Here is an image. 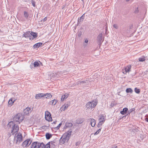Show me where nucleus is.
I'll list each match as a JSON object with an SVG mask.
<instances>
[{"label": "nucleus", "instance_id": "5701e85b", "mask_svg": "<svg viewBox=\"0 0 148 148\" xmlns=\"http://www.w3.org/2000/svg\"><path fill=\"white\" fill-rule=\"evenodd\" d=\"M72 125V124L71 123H66L65 124V128L71 127Z\"/></svg>", "mask_w": 148, "mask_h": 148}, {"label": "nucleus", "instance_id": "de8ad7c7", "mask_svg": "<svg viewBox=\"0 0 148 148\" xmlns=\"http://www.w3.org/2000/svg\"><path fill=\"white\" fill-rule=\"evenodd\" d=\"M83 2V1L84 0H81Z\"/></svg>", "mask_w": 148, "mask_h": 148}, {"label": "nucleus", "instance_id": "393cba45", "mask_svg": "<svg viewBox=\"0 0 148 148\" xmlns=\"http://www.w3.org/2000/svg\"><path fill=\"white\" fill-rule=\"evenodd\" d=\"M51 136L52 135L51 134H50L48 133L46 134V137L47 139H49Z\"/></svg>", "mask_w": 148, "mask_h": 148}, {"label": "nucleus", "instance_id": "20e7f679", "mask_svg": "<svg viewBox=\"0 0 148 148\" xmlns=\"http://www.w3.org/2000/svg\"><path fill=\"white\" fill-rule=\"evenodd\" d=\"M14 140L16 144H19L23 140L22 134L20 133L16 134L14 136Z\"/></svg>", "mask_w": 148, "mask_h": 148}, {"label": "nucleus", "instance_id": "4be33fe9", "mask_svg": "<svg viewBox=\"0 0 148 148\" xmlns=\"http://www.w3.org/2000/svg\"><path fill=\"white\" fill-rule=\"evenodd\" d=\"M14 101L15 100H14V101L12 100V98L10 99L8 102L9 105L10 106H11L14 103Z\"/></svg>", "mask_w": 148, "mask_h": 148}, {"label": "nucleus", "instance_id": "79ce46f5", "mask_svg": "<svg viewBox=\"0 0 148 148\" xmlns=\"http://www.w3.org/2000/svg\"><path fill=\"white\" fill-rule=\"evenodd\" d=\"M31 3H32V5L33 6L35 7V2L33 1H32Z\"/></svg>", "mask_w": 148, "mask_h": 148}, {"label": "nucleus", "instance_id": "f03ea898", "mask_svg": "<svg viewBox=\"0 0 148 148\" xmlns=\"http://www.w3.org/2000/svg\"><path fill=\"white\" fill-rule=\"evenodd\" d=\"M8 127L12 128L11 133L14 134L15 133L17 132L19 130L18 127L17 125L15 124V123L13 121H11L8 124Z\"/></svg>", "mask_w": 148, "mask_h": 148}, {"label": "nucleus", "instance_id": "9b49d317", "mask_svg": "<svg viewBox=\"0 0 148 148\" xmlns=\"http://www.w3.org/2000/svg\"><path fill=\"white\" fill-rule=\"evenodd\" d=\"M31 109L27 107L24 110V114L27 115L30 113L31 111L30 110Z\"/></svg>", "mask_w": 148, "mask_h": 148}, {"label": "nucleus", "instance_id": "f8f14e48", "mask_svg": "<svg viewBox=\"0 0 148 148\" xmlns=\"http://www.w3.org/2000/svg\"><path fill=\"white\" fill-rule=\"evenodd\" d=\"M69 106V105L68 104H65L60 108V110L61 111H64L67 109Z\"/></svg>", "mask_w": 148, "mask_h": 148}, {"label": "nucleus", "instance_id": "39448f33", "mask_svg": "<svg viewBox=\"0 0 148 148\" xmlns=\"http://www.w3.org/2000/svg\"><path fill=\"white\" fill-rule=\"evenodd\" d=\"M14 121L16 122V124H18L22 121L23 117L21 114H18L14 116Z\"/></svg>", "mask_w": 148, "mask_h": 148}, {"label": "nucleus", "instance_id": "f704fd0d", "mask_svg": "<svg viewBox=\"0 0 148 148\" xmlns=\"http://www.w3.org/2000/svg\"><path fill=\"white\" fill-rule=\"evenodd\" d=\"M138 60L140 62H143L145 61V59L144 58H140L138 59Z\"/></svg>", "mask_w": 148, "mask_h": 148}, {"label": "nucleus", "instance_id": "f3484780", "mask_svg": "<svg viewBox=\"0 0 148 148\" xmlns=\"http://www.w3.org/2000/svg\"><path fill=\"white\" fill-rule=\"evenodd\" d=\"M128 110V109L127 108H124L123 109V110L121 111L120 113L123 115H124L126 113Z\"/></svg>", "mask_w": 148, "mask_h": 148}, {"label": "nucleus", "instance_id": "e433bc0d", "mask_svg": "<svg viewBox=\"0 0 148 148\" xmlns=\"http://www.w3.org/2000/svg\"><path fill=\"white\" fill-rule=\"evenodd\" d=\"M113 27L114 28L116 29H117L118 28L119 26L118 25L116 24H114L113 25Z\"/></svg>", "mask_w": 148, "mask_h": 148}, {"label": "nucleus", "instance_id": "7c9ffc66", "mask_svg": "<svg viewBox=\"0 0 148 148\" xmlns=\"http://www.w3.org/2000/svg\"><path fill=\"white\" fill-rule=\"evenodd\" d=\"M84 19V16H83V15L81 16L80 18L78 20V22L80 23L82 21H83V19Z\"/></svg>", "mask_w": 148, "mask_h": 148}, {"label": "nucleus", "instance_id": "aec40b11", "mask_svg": "<svg viewBox=\"0 0 148 148\" xmlns=\"http://www.w3.org/2000/svg\"><path fill=\"white\" fill-rule=\"evenodd\" d=\"M68 97V94H65L64 95H63L61 98V101H63L64 100L66 99Z\"/></svg>", "mask_w": 148, "mask_h": 148}, {"label": "nucleus", "instance_id": "bb28decb", "mask_svg": "<svg viewBox=\"0 0 148 148\" xmlns=\"http://www.w3.org/2000/svg\"><path fill=\"white\" fill-rule=\"evenodd\" d=\"M59 76V75L58 74H57L56 73H53L52 75H51V78H53L54 77H58Z\"/></svg>", "mask_w": 148, "mask_h": 148}, {"label": "nucleus", "instance_id": "4468645a", "mask_svg": "<svg viewBox=\"0 0 148 148\" xmlns=\"http://www.w3.org/2000/svg\"><path fill=\"white\" fill-rule=\"evenodd\" d=\"M44 94L43 93H39L36 95L35 96V98L36 99H39L40 98L43 97Z\"/></svg>", "mask_w": 148, "mask_h": 148}, {"label": "nucleus", "instance_id": "72a5a7b5", "mask_svg": "<svg viewBox=\"0 0 148 148\" xmlns=\"http://www.w3.org/2000/svg\"><path fill=\"white\" fill-rule=\"evenodd\" d=\"M50 143H48L47 144L45 145V148H50Z\"/></svg>", "mask_w": 148, "mask_h": 148}, {"label": "nucleus", "instance_id": "dca6fc26", "mask_svg": "<svg viewBox=\"0 0 148 148\" xmlns=\"http://www.w3.org/2000/svg\"><path fill=\"white\" fill-rule=\"evenodd\" d=\"M57 102L58 101L57 100L53 99L50 101L49 103L50 105H51L52 106H54L56 105Z\"/></svg>", "mask_w": 148, "mask_h": 148}, {"label": "nucleus", "instance_id": "ea45409f", "mask_svg": "<svg viewBox=\"0 0 148 148\" xmlns=\"http://www.w3.org/2000/svg\"><path fill=\"white\" fill-rule=\"evenodd\" d=\"M47 20V18L46 17H45L44 19H42L41 20V22H45Z\"/></svg>", "mask_w": 148, "mask_h": 148}, {"label": "nucleus", "instance_id": "cd10ccee", "mask_svg": "<svg viewBox=\"0 0 148 148\" xmlns=\"http://www.w3.org/2000/svg\"><path fill=\"white\" fill-rule=\"evenodd\" d=\"M133 90H132L131 88H127L126 90V92L127 93H132L133 92Z\"/></svg>", "mask_w": 148, "mask_h": 148}, {"label": "nucleus", "instance_id": "c756f323", "mask_svg": "<svg viewBox=\"0 0 148 148\" xmlns=\"http://www.w3.org/2000/svg\"><path fill=\"white\" fill-rule=\"evenodd\" d=\"M39 148H45V145L43 143H39Z\"/></svg>", "mask_w": 148, "mask_h": 148}, {"label": "nucleus", "instance_id": "7ed1b4c3", "mask_svg": "<svg viewBox=\"0 0 148 148\" xmlns=\"http://www.w3.org/2000/svg\"><path fill=\"white\" fill-rule=\"evenodd\" d=\"M97 102L96 101H93L88 102L86 105V110L87 111H92V108H94L97 105Z\"/></svg>", "mask_w": 148, "mask_h": 148}, {"label": "nucleus", "instance_id": "423d86ee", "mask_svg": "<svg viewBox=\"0 0 148 148\" xmlns=\"http://www.w3.org/2000/svg\"><path fill=\"white\" fill-rule=\"evenodd\" d=\"M105 116L103 115H101L99 116V122L98 125V127H100L104 123L105 121Z\"/></svg>", "mask_w": 148, "mask_h": 148}, {"label": "nucleus", "instance_id": "a19ab883", "mask_svg": "<svg viewBox=\"0 0 148 148\" xmlns=\"http://www.w3.org/2000/svg\"><path fill=\"white\" fill-rule=\"evenodd\" d=\"M138 12V8H136L135 10L134 11V12L135 13H137Z\"/></svg>", "mask_w": 148, "mask_h": 148}, {"label": "nucleus", "instance_id": "a211bd4d", "mask_svg": "<svg viewBox=\"0 0 148 148\" xmlns=\"http://www.w3.org/2000/svg\"><path fill=\"white\" fill-rule=\"evenodd\" d=\"M30 31H28L24 34V36L25 38L29 37V36H30Z\"/></svg>", "mask_w": 148, "mask_h": 148}, {"label": "nucleus", "instance_id": "6ab92c4d", "mask_svg": "<svg viewBox=\"0 0 148 148\" xmlns=\"http://www.w3.org/2000/svg\"><path fill=\"white\" fill-rule=\"evenodd\" d=\"M42 43H38L35 44L34 46L33 47L34 49L37 48L39 47L40 46L42 45Z\"/></svg>", "mask_w": 148, "mask_h": 148}, {"label": "nucleus", "instance_id": "2f4dec72", "mask_svg": "<svg viewBox=\"0 0 148 148\" xmlns=\"http://www.w3.org/2000/svg\"><path fill=\"white\" fill-rule=\"evenodd\" d=\"M134 91L135 92L138 94L140 92V90L139 89L137 88H136L134 89Z\"/></svg>", "mask_w": 148, "mask_h": 148}, {"label": "nucleus", "instance_id": "2eb2a0df", "mask_svg": "<svg viewBox=\"0 0 148 148\" xmlns=\"http://www.w3.org/2000/svg\"><path fill=\"white\" fill-rule=\"evenodd\" d=\"M52 97V95L50 93L44 94L43 98H44L49 99Z\"/></svg>", "mask_w": 148, "mask_h": 148}, {"label": "nucleus", "instance_id": "b1692460", "mask_svg": "<svg viewBox=\"0 0 148 148\" xmlns=\"http://www.w3.org/2000/svg\"><path fill=\"white\" fill-rule=\"evenodd\" d=\"M40 63H41V62L39 61L38 62H35L34 63V67H37L40 64Z\"/></svg>", "mask_w": 148, "mask_h": 148}, {"label": "nucleus", "instance_id": "c03bdc74", "mask_svg": "<svg viewBox=\"0 0 148 148\" xmlns=\"http://www.w3.org/2000/svg\"><path fill=\"white\" fill-rule=\"evenodd\" d=\"M62 124L61 123H60L59 125H58V128H59L60 126H61V125Z\"/></svg>", "mask_w": 148, "mask_h": 148}, {"label": "nucleus", "instance_id": "c85d7f7f", "mask_svg": "<svg viewBox=\"0 0 148 148\" xmlns=\"http://www.w3.org/2000/svg\"><path fill=\"white\" fill-rule=\"evenodd\" d=\"M30 36L31 35L34 38H36L37 37V34L35 33H34L33 32H30Z\"/></svg>", "mask_w": 148, "mask_h": 148}, {"label": "nucleus", "instance_id": "49530a36", "mask_svg": "<svg viewBox=\"0 0 148 148\" xmlns=\"http://www.w3.org/2000/svg\"><path fill=\"white\" fill-rule=\"evenodd\" d=\"M1 32H1V30L0 29V33Z\"/></svg>", "mask_w": 148, "mask_h": 148}, {"label": "nucleus", "instance_id": "a18cd8bd", "mask_svg": "<svg viewBox=\"0 0 148 148\" xmlns=\"http://www.w3.org/2000/svg\"><path fill=\"white\" fill-rule=\"evenodd\" d=\"M130 0H126V1H130Z\"/></svg>", "mask_w": 148, "mask_h": 148}, {"label": "nucleus", "instance_id": "0eeeda50", "mask_svg": "<svg viewBox=\"0 0 148 148\" xmlns=\"http://www.w3.org/2000/svg\"><path fill=\"white\" fill-rule=\"evenodd\" d=\"M103 34L101 33L99 34L97 37V40L100 44H101L104 40V37H103Z\"/></svg>", "mask_w": 148, "mask_h": 148}, {"label": "nucleus", "instance_id": "473e14b6", "mask_svg": "<svg viewBox=\"0 0 148 148\" xmlns=\"http://www.w3.org/2000/svg\"><path fill=\"white\" fill-rule=\"evenodd\" d=\"M28 16H29V14H28V13L27 12L25 11L24 12V16L26 18H28Z\"/></svg>", "mask_w": 148, "mask_h": 148}, {"label": "nucleus", "instance_id": "58836bf2", "mask_svg": "<svg viewBox=\"0 0 148 148\" xmlns=\"http://www.w3.org/2000/svg\"><path fill=\"white\" fill-rule=\"evenodd\" d=\"M145 120L146 121L148 122V115H146L145 116Z\"/></svg>", "mask_w": 148, "mask_h": 148}, {"label": "nucleus", "instance_id": "6e6552de", "mask_svg": "<svg viewBox=\"0 0 148 148\" xmlns=\"http://www.w3.org/2000/svg\"><path fill=\"white\" fill-rule=\"evenodd\" d=\"M45 119L47 121H52V119L51 116V114L48 111L45 112Z\"/></svg>", "mask_w": 148, "mask_h": 148}, {"label": "nucleus", "instance_id": "412c9836", "mask_svg": "<svg viewBox=\"0 0 148 148\" xmlns=\"http://www.w3.org/2000/svg\"><path fill=\"white\" fill-rule=\"evenodd\" d=\"M131 68L130 66H127L125 69V72L126 73L129 72Z\"/></svg>", "mask_w": 148, "mask_h": 148}, {"label": "nucleus", "instance_id": "f257e3e1", "mask_svg": "<svg viewBox=\"0 0 148 148\" xmlns=\"http://www.w3.org/2000/svg\"><path fill=\"white\" fill-rule=\"evenodd\" d=\"M71 131L70 130L63 135L60 139V144H63L68 142L71 135Z\"/></svg>", "mask_w": 148, "mask_h": 148}, {"label": "nucleus", "instance_id": "37998d69", "mask_svg": "<svg viewBox=\"0 0 148 148\" xmlns=\"http://www.w3.org/2000/svg\"><path fill=\"white\" fill-rule=\"evenodd\" d=\"M84 42L86 43H88V39H85V40Z\"/></svg>", "mask_w": 148, "mask_h": 148}, {"label": "nucleus", "instance_id": "1a4fd4ad", "mask_svg": "<svg viewBox=\"0 0 148 148\" xmlns=\"http://www.w3.org/2000/svg\"><path fill=\"white\" fill-rule=\"evenodd\" d=\"M31 140L30 139H27L23 143L22 146L24 147L28 146L31 144Z\"/></svg>", "mask_w": 148, "mask_h": 148}, {"label": "nucleus", "instance_id": "4c0bfd02", "mask_svg": "<svg viewBox=\"0 0 148 148\" xmlns=\"http://www.w3.org/2000/svg\"><path fill=\"white\" fill-rule=\"evenodd\" d=\"M101 129H99L95 133V135H97L98 134L99 132L101 131Z\"/></svg>", "mask_w": 148, "mask_h": 148}, {"label": "nucleus", "instance_id": "ddd939ff", "mask_svg": "<svg viewBox=\"0 0 148 148\" xmlns=\"http://www.w3.org/2000/svg\"><path fill=\"white\" fill-rule=\"evenodd\" d=\"M91 126L94 127L96 124V121L93 119H90L89 120Z\"/></svg>", "mask_w": 148, "mask_h": 148}, {"label": "nucleus", "instance_id": "c9c22d12", "mask_svg": "<svg viewBox=\"0 0 148 148\" xmlns=\"http://www.w3.org/2000/svg\"><path fill=\"white\" fill-rule=\"evenodd\" d=\"M134 108H132L130 110H129L128 111V112L129 114H130V113H131V112H132L133 111H134Z\"/></svg>", "mask_w": 148, "mask_h": 148}, {"label": "nucleus", "instance_id": "9d476101", "mask_svg": "<svg viewBox=\"0 0 148 148\" xmlns=\"http://www.w3.org/2000/svg\"><path fill=\"white\" fill-rule=\"evenodd\" d=\"M39 143L37 142L33 143L31 145V148H39Z\"/></svg>", "mask_w": 148, "mask_h": 148}, {"label": "nucleus", "instance_id": "a878e982", "mask_svg": "<svg viewBox=\"0 0 148 148\" xmlns=\"http://www.w3.org/2000/svg\"><path fill=\"white\" fill-rule=\"evenodd\" d=\"M87 83L86 82H84V81H82V82H77V84L78 85H83V84H86V83ZM88 83V82H87V83Z\"/></svg>", "mask_w": 148, "mask_h": 148}]
</instances>
